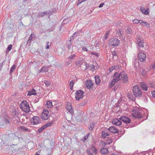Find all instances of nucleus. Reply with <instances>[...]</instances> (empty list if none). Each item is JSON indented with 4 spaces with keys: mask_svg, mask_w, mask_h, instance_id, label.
<instances>
[{
    "mask_svg": "<svg viewBox=\"0 0 155 155\" xmlns=\"http://www.w3.org/2000/svg\"><path fill=\"white\" fill-rule=\"evenodd\" d=\"M122 122L125 124H129L130 123V119L128 117L123 116L118 119L115 118L112 121L113 124L117 126H120L121 125Z\"/></svg>",
    "mask_w": 155,
    "mask_h": 155,
    "instance_id": "f257e3e1",
    "label": "nucleus"
},
{
    "mask_svg": "<svg viewBox=\"0 0 155 155\" xmlns=\"http://www.w3.org/2000/svg\"><path fill=\"white\" fill-rule=\"evenodd\" d=\"M20 107L22 110L25 112L28 113L30 111L29 104L26 101H23L20 104Z\"/></svg>",
    "mask_w": 155,
    "mask_h": 155,
    "instance_id": "f03ea898",
    "label": "nucleus"
},
{
    "mask_svg": "<svg viewBox=\"0 0 155 155\" xmlns=\"http://www.w3.org/2000/svg\"><path fill=\"white\" fill-rule=\"evenodd\" d=\"M133 91L134 94L136 97L140 98L142 96V94L139 87L135 86L133 87Z\"/></svg>",
    "mask_w": 155,
    "mask_h": 155,
    "instance_id": "7ed1b4c3",
    "label": "nucleus"
},
{
    "mask_svg": "<svg viewBox=\"0 0 155 155\" xmlns=\"http://www.w3.org/2000/svg\"><path fill=\"white\" fill-rule=\"evenodd\" d=\"M140 110L138 108L134 109L132 110L133 115L137 118L140 119L143 117Z\"/></svg>",
    "mask_w": 155,
    "mask_h": 155,
    "instance_id": "20e7f679",
    "label": "nucleus"
},
{
    "mask_svg": "<svg viewBox=\"0 0 155 155\" xmlns=\"http://www.w3.org/2000/svg\"><path fill=\"white\" fill-rule=\"evenodd\" d=\"M98 150L94 147L92 146L90 148L87 149V153L89 155H91L92 154L96 155L97 153Z\"/></svg>",
    "mask_w": 155,
    "mask_h": 155,
    "instance_id": "39448f33",
    "label": "nucleus"
},
{
    "mask_svg": "<svg viewBox=\"0 0 155 155\" xmlns=\"http://www.w3.org/2000/svg\"><path fill=\"white\" fill-rule=\"evenodd\" d=\"M119 42L120 41L118 39L113 38L110 40L109 44L110 45L114 46H117L118 45Z\"/></svg>",
    "mask_w": 155,
    "mask_h": 155,
    "instance_id": "423d86ee",
    "label": "nucleus"
},
{
    "mask_svg": "<svg viewBox=\"0 0 155 155\" xmlns=\"http://www.w3.org/2000/svg\"><path fill=\"white\" fill-rule=\"evenodd\" d=\"M84 92L81 90L77 91L75 95V98L77 100H79L83 98Z\"/></svg>",
    "mask_w": 155,
    "mask_h": 155,
    "instance_id": "0eeeda50",
    "label": "nucleus"
},
{
    "mask_svg": "<svg viewBox=\"0 0 155 155\" xmlns=\"http://www.w3.org/2000/svg\"><path fill=\"white\" fill-rule=\"evenodd\" d=\"M122 73L120 81H122L124 84H127L128 81L127 75L125 74L124 72H122Z\"/></svg>",
    "mask_w": 155,
    "mask_h": 155,
    "instance_id": "6e6552de",
    "label": "nucleus"
},
{
    "mask_svg": "<svg viewBox=\"0 0 155 155\" xmlns=\"http://www.w3.org/2000/svg\"><path fill=\"white\" fill-rule=\"evenodd\" d=\"M138 58L140 62H143L146 60V55L144 53L140 52L138 54Z\"/></svg>",
    "mask_w": 155,
    "mask_h": 155,
    "instance_id": "1a4fd4ad",
    "label": "nucleus"
},
{
    "mask_svg": "<svg viewBox=\"0 0 155 155\" xmlns=\"http://www.w3.org/2000/svg\"><path fill=\"white\" fill-rule=\"evenodd\" d=\"M31 124L34 125H36L41 123V121L39 120V117L37 116H34L33 118L31 119Z\"/></svg>",
    "mask_w": 155,
    "mask_h": 155,
    "instance_id": "9d476101",
    "label": "nucleus"
},
{
    "mask_svg": "<svg viewBox=\"0 0 155 155\" xmlns=\"http://www.w3.org/2000/svg\"><path fill=\"white\" fill-rule=\"evenodd\" d=\"M49 111L47 109H44L41 114V117L44 120H47L49 117Z\"/></svg>",
    "mask_w": 155,
    "mask_h": 155,
    "instance_id": "9b49d317",
    "label": "nucleus"
},
{
    "mask_svg": "<svg viewBox=\"0 0 155 155\" xmlns=\"http://www.w3.org/2000/svg\"><path fill=\"white\" fill-rule=\"evenodd\" d=\"M137 41L138 45L141 47H143L144 46V43L142 38L138 37L137 39Z\"/></svg>",
    "mask_w": 155,
    "mask_h": 155,
    "instance_id": "f8f14e48",
    "label": "nucleus"
},
{
    "mask_svg": "<svg viewBox=\"0 0 155 155\" xmlns=\"http://www.w3.org/2000/svg\"><path fill=\"white\" fill-rule=\"evenodd\" d=\"M111 132L113 133H117L119 132L118 130L114 126H111L108 129Z\"/></svg>",
    "mask_w": 155,
    "mask_h": 155,
    "instance_id": "ddd939ff",
    "label": "nucleus"
},
{
    "mask_svg": "<svg viewBox=\"0 0 155 155\" xmlns=\"http://www.w3.org/2000/svg\"><path fill=\"white\" fill-rule=\"evenodd\" d=\"M109 134L106 131H102V137L103 139L107 138L109 137Z\"/></svg>",
    "mask_w": 155,
    "mask_h": 155,
    "instance_id": "4468645a",
    "label": "nucleus"
},
{
    "mask_svg": "<svg viewBox=\"0 0 155 155\" xmlns=\"http://www.w3.org/2000/svg\"><path fill=\"white\" fill-rule=\"evenodd\" d=\"M36 92L37 91L35 89L33 88L28 91V95L30 96L32 95H35L37 94Z\"/></svg>",
    "mask_w": 155,
    "mask_h": 155,
    "instance_id": "2eb2a0df",
    "label": "nucleus"
},
{
    "mask_svg": "<svg viewBox=\"0 0 155 155\" xmlns=\"http://www.w3.org/2000/svg\"><path fill=\"white\" fill-rule=\"evenodd\" d=\"M86 84L87 87L88 88H90L92 87L93 83L91 80H89L87 81Z\"/></svg>",
    "mask_w": 155,
    "mask_h": 155,
    "instance_id": "dca6fc26",
    "label": "nucleus"
},
{
    "mask_svg": "<svg viewBox=\"0 0 155 155\" xmlns=\"http://www.w3.org/2000/svg\"><path fill=\"white\" fill-rule=\"evenodd\" d=\"M135 96L134 94L132 93H128L127 94V97L128 98L132 101H134L135 100Z\"/></svg>",
    "mask_w": 155,
    "mask_h": 155,
    "instance_id": "f3484780",
    "label": "nucleus"
},
{
    "mask_svg": "<svg viewBox=\"0 0 155 155\" xmlns=\"http://www.w3.org/2000/svg\"><path fill=\"white\" fill-rule=\"evenodd\" d=\"M95 123L93 121H91L89 127V129L90 131H92L94 128Z\"/></svg>",
    "mask_w": 155,
    "mask_h": 155,
    "instance_id": "a211bd4d",
    "label": "nucleus"
},
{
    "mask_svg": "<svg viewBox=\"0 0 155 155\" xmlns=\"http://www.w3.org/2000/svg\"><path fill=\"white\" fill-rule=\"evenodd\" d=\"M49 68V66H44L42 67L41 69L39 70V72L40 73L41 71L43 72H48V68Z\"/></svg>",
    "mask_w": 155,
    "mask_h": 155,
    "instance_id": "6ab92c4d",
    "label": "nucleus"
},
{
    "mask_svg": "<svg viewBox=\"0 0 155 155\" xmlns=\"http://www.w3.org/2000/svg\"><path fill=\"white\" fill-rule=\"evenodd\" d=\"M95 78L96 84L97 85H99L101 83V80L99 77L98 76H95Z\"/></svg>",
    "mask_w": 155,
    "mask_h": 155,
    "instance_id": "aec40b11",
    "label": "nucleus"
},
{
    "mask_svg": "<svg viewBox=\"0 0 155 155\" xmlns=\"http://www.w3.org/2000/svg\"><path fill=\"white\" fill-rule=\"evenodd\" d=\"M141 11L144 14L147 15L149 13L148 12L147 9L146 10L144 7H141L140 8Z\"/></svg>",
    "mask_w": 155,
    "mask_h": 155,
    "instance_id": "412c9836",
    "label": "nucleus"
},
{
    "mask_svg": "<svg viewBox=\"0 0 155 155\" xmlns=\"http://www.w3.org/2000/svg\"><path fill=\"white\" fill-rule=\"evenodd\" d=\"M121 74L122 72L120 73L118 75L114 78L113 79H115L117 82L120 81Z\"/></svg>",
    "mask_w": 155,
    "mask_h": 155,
    "instance_id": "4be33fe9",
    "label": "nucleus"
},
{
    "mask_svg": "<svg viewBox=\"0 0 155 155\" xmlns=\"http://www.w3.org/2000/svg\"><path fill=\"white\" fill-rule=\"evenodd\" d=\"M35 36L34 34L31 33L28 39V40L27 44H28L29 45H31L32 40L33 38V36Z\"/></svg>",
    "mask_w": 155,
    "mask_h": 155,
    "instance_id": "5701e85b",
    "label": "nucleus"
},
{
    "mask_svg": "<svg viewBox=\"0 0 155 155\" xmlns=\"http://www.w3.org/2000/svg\"><path fill=\"white\" fill-rule=\"evenodd\" d=\"M140 24L142 25H145L148 28L150 27L149 24L146 21H144L141 20Z\"/></svg>",
    "mask_w": 155,
    "mask_h": 155,
    "instance_id": "b1692460",
    "label": "nucleus"
},
{
    "mask_svg": "<svg viewBox=\"0 0 155 155\" xmlns=\"http://www.w3.org/2000/svg\"><path fill=\"white\" fill-rule=\"evenodd\" d=\"M124 33V29H121L120 30H117V35H118L119 37L121 36L122 35H123Z\"/></svg>",
    "mask_w": 155,
    "mask_h": 155,
    "instance_id": "393cba45",
    "label": "nucleus"
},
{
    "mask_svg": "<svg viewBox=\"0 0 155 155\" xmlns=\"http://www.w3.org/2000/svg\"><path fill=\"white\" fill-rule=\"evenodd\" d=\"M45 106L47 108H50L53 106V105L52 102L51 101H49L47 102Z\"/></svg>",
    "mask_w": 155,
    "mask_h": 155,
    "instance_id": "a878e982",
    "label": "nucleus"
},
{
    "mask_svg": "<svg viewBox=\"0 0 155 155\" xmlns=\"http://www.w3.org/2000/svg\"><path fill=\"white\" fill-rule=\"evenodd\" d=\"M117 82L116 81L115 79H113L112 81L110 82V84L109 85V87L110 88H111L113 87L115 84Z\"/></svg>",
    "mask_w": 155,
    "mask_h": 155,
    "instance_id": "bb28decb",
    "label": "nucleus"
},
{
    "mask_svg": "<svg viewBox=\"0 0 155 155\" xmlns=\"http://www.w3.org/2000/svg\"><path fill=\"white\" fill-rule=\"evenodd\" d=\"M140 85L141 87L143 89V90L145 91H147V87L144 83H142Z\"/></svg>",
    "mask_w": 155,
    "mask_h": 155,
    "instance_id": "cd10ccee",
    "label": "nucleus"
},
{
    "mask_svg": "<svg viewBox=\"0 0 155 155\" xmlns=\"http://www.w3.org/2000/svg\"><path fill=\"white\" fill-rule=\"evenodd\" d=\"M101 152L104 154H107L108 152V149L106 148H102L101 150Z\"/></svg>",
    "mask_w": 155,
    "mask_h": 155,
    "instance_id": "c85d7f7f",
    "label": "nucleus"
},
{
    "mask_svg": "<svg viewBox=\"0 0 155 155\" xmlns=\"http://www.w3.org/2000/svg\"><path fill=\"white\" fill-rule=\"evenodd\" d=\"M76 55L74 54L71 53V55L67 58V59H69L70 60H71L74 59L76 57Z\"/></svg>",
    "mask_w": 155,
    "mask_h": 155,
    "instance_id": "c756f323",
    "label": "nucleus"
},
{
    "mask_svg": "<svg viewBox=\"0 0 155 155\" xmlns=\"http://www.w3.org/2000/svg\"><path fill=\"white\" fill-rule=\"evenodd\" d=\"M109 33L110 31H107L106 32V34L104 36V37L103 39V41H104L105 40H107V39L109 35Z\"/></svg>",
    "mask_w": 155,
    "mask_h": 155,
    "instance_id": "7c9ffc66",
    "label": "nucleus"
},
{
    "mask_svg": "<svg viewBox=\"0 0 155 155\" xmlns=\"http://www.w3.org/2000/svg\"><path fill=\"white\" fill-rule=\"evenodd\" d=\"M16 65H13L10 68V74H11L12 73L15 69Z\"/></svg>",
    "mask_w": 155,
    "mask_h": 155,
    "instance_id": "2f4dec72",
    "label": "nucleus"
},
{
    "mask_svg": "<svg viewBox=\"0 0 155 155\" xmlns=\"http://www.w3.org/2000/svg\"><path fill=\"white\" fill-rule=\"evenodd\" d=\"M132 32V30L130 27H127L126 29V33L127 34H130Z\"/></svg>",
    "mask_w": 155,
    "mask_h": 155,
    "instance_id": "473e14b6",
    "label": "nucleus"
},
{
    "mask_svg": "<svg viewBox=\"0 0 155 155\" xmlns=\"http://www.w3.org/2000/svg\"><path fill=\"white\" fill-rule=\"evenodd\" d=\"M112 140L111 138H109L105 142V144L110 145L111 143H112Z\"/></svg>",
    "mask_w": 155,
    "mask_h": 155,
    "instance_id": "72a5a7b5",
    "label": "nucleus"
},
{
    "mask_svg": "<svg viewBox=\"0 0 155 155\" xmlns=\"http://www.w3.org/2000/svg\"><path fill=\"white\" fill-rule=\"evenodd\" d=\"M147 71L145 70L142 69V71H141V73L143 75V76L144 77H145L147 73Z\"/></svg>",
    "mask_w": 155,
    "mask_h": 155,
    "instance_id": "f704fd0d",
    "label": "nucleus"
},
{
    "mask_svg": "<svg viewBox=\"0 0 155 155\" xmlns=\"http://www.w3.org/2000/svg\"><path fill=\"white\" fill-rule=\"evenodd\" d=\"M44 83L45 84L46 86L48 87L51 85L50 81H49L45 80L44 82Z\"/></svg>",
    "mask_w": 155,
    "mask_h": 155,
    "instance_id": "c9c22d12",
    "label": "nucleus"
},
{
    "mask_svg": "<svg viewBox=\"0 0 155 155\" xmlns=\"http://www.w3.org/2000/svg\"><path fill=\"white\" fill-rule=\"evenodd\" d=\"M18 113L16 111H14L12 112V115H13V117L15 118L16 117H17L18 115Z\"/></svg>",
    "mask_w": 155,
    "mask_h": 155,
    "instance_id": "e433bc0d",
    "label": "nucleus"
},
{
    "mask_svg": "<svg viewBox=\"0 0 155 155\" xmlns=\"http://www.w3.org/2000/svg\"><path fill=\"white\" fill-rule=\"evenodd\" d=\"M141 20H138L137 19H135L133 21V22L135 23H140Z\"/></svg>",
    "mask_w": 155,
    "mask_h": 155,
    "instance_id": "4c0bfd02",
    "label": "nucleus"
},
{
    "mask_svg": "<svg viewBox=\"0 0 155 155\" xmlns=\"http://www.w3.org/2000/svg\"><path fill=\"white\" fill-rule=\"evenodd\" d=\"M87 102V101L86 100H85L84 101L81 102V103H80L79 104V106H83L85 105L86 103Z\"/></svg>",
    "mask_w": 155,
    "mask_h": 155,
    "instance_id": "58836bf2",
    "label": "nucleus"
},
{
    "mask_svg": "<svg viewBox=\"0 0 155 155\" xmlns=\"http://www.w3.org/2000/svg\"><path fill=\"white\" fill-rule=\"evenodd\" d=\"M74 84V83L73 81H71L70 83V89L71 90H72L73 89V85Z\"/></svg>",
    "mask_w": 155,
    "mask_h": 155,
    "instance_id": "ea45409f",
    "label": "nucleus"
},
{
    "mask_svg": "<svg viewBox=\"0 0 155 155\" xmlns=\"http://www.w3.org/2000/svg\"><path fill=\"white\" fill-rule=\"evenodd\" d=\"M12 45H9L7 48V52H8V51H10L12 49Z\"/></svg>",
    "mask_w": 155,
    "mask_h": 155,
    "instance_id": "a19ab883",
    "label": "nucleus"
},
{
    "mask_svg": "<svg viewBox=\"0 0 155 155\" xmlns=\"http://www.w3.org/2000/svg\"><path fill=\"white\" fill-rule=\"evenodd\" d=\"M20 128L21 130H23L25 131H28V128L24 127V126H21Z\"/></svg>",
    "mask_w": 155,
    "mask_h": 155,
    "instance_id": "79ce46f5",
    "label": "nucleus"
},
{
    "mask_svg": "<svg viewBox=\"0 0 155 155\" xmlns=\"http://www.w3.org/2000/svg\"><path fill=\"white\" fill-rule=\"evenodd\" d=\"M90 134V133H88V134L85 137H84V138H83V141H85L87 140V139L89 136Z\"/></svg>",
    "mask_w": 155,
    "mask_h": 155,
    "instance_id": "37998d69",
    "label": "nucleus"
},
{
    "mask_svg": "<svg viewBox=\"0 0 155 155\" xmlns=\"http://www.w3.org/2000/svg\"><path fill=\"white\" fill-rule=\"evenodd\" d=\"M44 129H45V128H44V127L43 126L41 127V128H39V129H38V132L39 133H41L42 131L43 130H44Z\"/></svg>",
    "mask_w": 155,
    "mask_h": 155,
    "instance_id": "c03bdc74",
    "label": "nucleus"
},
{
    "mask_svg": "<svg viewBox=\"0 0 155 155\" xmlns=\"http://www.w3.org/2000/svg\"><path fill=\"white\" fill-rule=\"evenodd\" d=\"M49 41H48L46 42V46L45 47V49H48L49 48ZM50 45H51V44H50Z\"/></svg>",
    "mask_w": 155,
    "mask_h": 155,
    "instance_id": "a18cd8bd",
    "label": "nucleus"
},
{
    "mask_svg": "<svg viewBox=\"0 0 155 155\" xmlns=\"http://www.w3.org/2000/svg\"><path fill=\"white\" fill-rule=\"evenodd\" d=\"M68 18H67V19H66V18L64 19L63 20V21H62V25H63L64 24H65L67 23L68 22V21H66V20H68Z\"/></svg>",
    "mask_w": 155,
    "mask_h": 155,
    "instance_id": "49530a36",
    "label": "nucleus"
},
{
    "mask_svg": "<svg viewBox=\"0 0 155 155\" xmlns=\"http://www.w3.org/2000/svg\"><path fill=\"white\" fill-rule=\"evenodd\" d=\"M79 34V33L78 32H75L73 34V37L74 38H75Z\"/></svg>",
    "mask_w": 155,
    "mask_h": 155,
    "instance_id": "de8ad7c7",
    "label": "nucleus"
},
{
    "mask_svg": "<svg viewBox=\"0 0 155 155\" xmlns=\"http://www.w3.org/2000/svg\"><path fill=\"white\" fill-rule=\"evenodd\" d=\"M86 0H78L77 5H78L79 4L83 2Z\"/></svg>",
    "mask_w": 155,
    "mask_h": 155,
    "instance_id": "09e8293b",
    "label": "nucleus"
},
{
    "mask_svg": "<svg viewBox=\"0 0 155 155\" xmlns=\"http://www.w3.org/2000/svg\"><path fill=\"white\" fill-rule=\"evenodd\" d=\"M4 122L6 125H8L9 123V121L7 119H5L4 120Z\"/></svg>",
    "mask_w": 155,
    "mask_h": 155,
    "instance_id": "8fccbe9b",
    "label": "nucleus"
},
{
    "mask_svg": "<svg viewBox=\"0 0 155 155\" xmlns=\"http://www.w3.org/2000/svg\"><path fill=\"white\" fill-rule=\"evenodd\" d=\"M151 94L152 96L153 97H155V90L152 91Z\"/></svg>",
    "mask_w": 155,
    "mask_h": 155,
    "instance_id": "3c124183",
    "label": "nucleus"
},
{
    "mask_svg": "<svg viewBox=\"0 0 155 155\" xmlns=\"http://www.w3.org/2000/svg\"><path fill=\"white\" fill-rule=\"evenodd\" d=\"M44 15H43V12H40L38 13V16L40 17H43Z\"/></svg>",
    "mask_w": 155,
    "mask_h": 155,
    "instance_id": "603ef678",
    "label": "nucleus"
},
{
    "mask_svg": "<svg viewBox=\"0 0 155 155\" xmlns=\"http://www.w3.org/2000/svg\"><path fill=\"white\" fill-rule=\"evenodd\" d=\"M115 66H114L112 67L110 69H109V70L110 71V72H111V71H112L114 69H115Z\"/></svg>",
    "mask_w": 155,
    "mask_h": 155,
    "instance_id": "864d4df0",
    "label": "nucleus"
},
{
    "mask_svg": "<svg viewBox=\"0 0 155 155\" xmlns=\"http://www.w3.org/2000/svg\"><path fill=\"white\" fill-rule=\"evenodd\" d=\"M119 74L117 72H116L115 73H114V74H113V78H114L116 76H117Z\"/></svg>",
    "mask_w": 155,
    "mask_h": 155,
    "instance_id": "5fc2aeb1",
    "label": "nucleus"
},
{
    "mask_svg": "<svg viewBox=\"0 0 155 155\" xmlns=\"http://www.w3.org/2000/svg\"><path fill=\"white\" fill-rule=\"evenodd\" d=\"M82 50L83 51H87V48L85 47H83L82 48Z\"/></svg>",
    "mask_w": 155,
    "mask_h": 155,
    "instance_id": "6e6d98bb",
    "label": "nucleus"
},
{
    "mask_svg": "<svg viewBox=\"0 0 155 155\" xmlns=\"http://www.w3.org/2000/svg\"><path fill=\"white\" fill-rule=\"evenodd\" d=\"M71 62V61L69 60L68 61L66 62V64L67 65H68L69 64H70Z\"/></svg>",
    "mask_w": 155,
    "mask_h": 155,
    "instance_id": "4d7b16f0",
    "label": "nucleus"
},
{
    "mask_svg": "<svg viewBox=\"0 0 155 155\" xmlns=\"http://www.w3.org/2000/svg\"><path fill=\"white\" fill-rule=\"evenodd\" d=\"M152 68L153 69H154L155 68V61L152 64Z\"/></svg>",
    "mask_w": 155,
    "mask_h": 155,
    "instance_id": "13d9d810",
    "label": "nucleus"
},
{
    "mask_svg": "<svg viewBox=\"0 0 155 155\" xmlns=\"http://www.w3.org/2000/svg\"><path fill=\"white\" fill-rule=\"evenodd\" d=\"M82 61H80L78 64V65H81L82 64Z\"/></svg>",
    "mask_w": 155,
    "mask_h": 155,
    "instance_id": "bf43d9fd",
    "label": "nucleus"
},
{
    "mask_svg": "<svg viewBox=\"0 0 155 155\" xmlns=\"http://www.w3.org/2000/svg\"><path fill=\"white\" fill-rule=\"evenodd\" d=\"M43 126L44 127V128L45 129L49 127V126H48V124L47 123L46 124L44 125Z\"/></svg>",
    "mask_w": 155,
    "mask_h": 155,
    "instance_id": "052dcab7",
    "label": "nucleus"
},
{
    "mask_svg": "<svg viewBox=\"0 0 155 155\" xmlns=\"http://www.w3.org/2000/svg\"><path fill=\"white\" fill-rule=\"evenodd\" d=\"M104 5V3H101L99 5V8H101L103 7V5Z\"/></svg>",
    "mask_w": 155,
    "mask_h": 155,
    "instance_id": "680f3d73",
    "label": "nucleus"
},
{
    "mask_svg": "<svg viewBox=\"0 0 155 155\" xmlns=\"http://www.w3.org/2000/svg\"><path fill=\"white\" fill-rule=\"evenodd\" d=\"M91 54L93 55H94L96 56H97L98 55V54L97 53H95L94 52H92Z\"/></svg>",
    "mask_w": 155,
    "mask_h": 155,
    "instance_id": "e2e57ef3",
    "label": "nucleus"
},
{
    "mask_svg": "<svg viewBox=\"0 0 155 155\" xmlns=\"http://www.w3.org/2000/svg\"><path fill=\"white\" fill-rule=\"evenodd\" d=\"M3 66V63H1L0 64V70H1Z\"/></svg>",
    "mask_w": 155,
    "mask_h": 155,
    "instance_id": "0e129e2a",
    "label": "nucleus"
},
{
    "mask_svg": "<svg viewBox=\"0 0 155 155\" xmlns=\"http://www.w3.org/2000/svg\"><path fill=\"white\" fill-rule=\"evenodd\" d=\"M112 54L114 56H116L117 55V53L115 52H113Z\"/></svg>",
    "mask_w": 155,
    "mask_h": 155,
    "instance_id": "69168bd1",
    "label": "nucleus"
},
{
    "mask_svg": "<svg viewBox=\"0 0 155 155\" xmlns=\"http://www.w3.org/2000/svg\"><path fill=\"white\" fill-rule=\"evenodd\" d=\"M52 124V122H49L48 123H47L48 124V126H50L51 125V124Z\"/></svg>",
    "mask_w": 155,
    "mask_h": 155,
    "instance_id": "338daca9",
    "label": "nucleus"
},
{
    "mask_svg": "<svg viewBox=\"0 0 155 155\" xmlns=\"http://www.w3.org/2000/svg\"><path fill=\"white\" fill-rule=\"evenodd\" d=\"M51 13H50V12H47V15H51Z\"/></svg>",
    "mask_w": 155,
    "mask_h": 155,
    "instance_id": "774afa93",
    "label": "nucleus"
}]
</instances>
